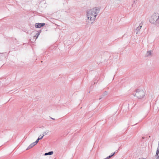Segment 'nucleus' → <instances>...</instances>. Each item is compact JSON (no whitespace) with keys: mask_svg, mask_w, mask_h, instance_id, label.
Segmentation results:
<instances>
[{"mask_svg":"<svg viewBox=\"0 0 159 159\" xmlns=\"http://www.w3.org/2000/svg\"><path fill=\"white\" fill-rule=\"evenodd\" d=\"M159 153V147L158 146V147L157 148L156 152V156H157Z\"/></svg>","mask_w":159,"mask_h":159,"instance_id":"9d476101","label":"nucleus"},{"mask_svg":"<svg viewBox=\"0 0 159 159\" xmlns=\"http://www.w3.org/2000/svg\"><path fill=\"white\" fill-rule=\"evenodd\" d=\"M145 94V91L142 89H136L134 96L139 99H142L144 97Z\"/></svg>","mask_w":159,"mask_h":159,"instance_id":"7ed1b4c3","label":"nucleus"},{"mask_svg":"<svg viewBox=\"0 0 159 159\" xmlns=\"http://www.w3.org/2000/svg\"><path fill=\"white\" fill-rule=\"evenodd\" d=\"M49 130H47L46 131H45L43 133V135L44 136L45 135H47L48 134V133H49Z\"/></svg>","mask_w":159,"mask_h":159,"instance_id":"1a4fd4ad","label":"nucleus"},{"mask_svg":"<svg viewBox=\"0 0 159 159\" xmlns=\"http://www.w3.org/2000/svg\"><path fill=\"white\" fill-rule=\"evenodd\" d=\"M39 33H37L36 34V37L35 39H36L39 36Z\"/></svg>","mask_w":159,"mask_h":159,"instance_id":"f8f14e48","label":"nucleus"},{"mask_svg":"<svg viewBox=\"0 0 159 159\" xmlns=\"http://www.w3.org/2000/svg\"><path fill=\"white\" fill-rule=\"evenodd\" d=\"M158 147H159V142H158Z\"/></svg>","mask_w":159,"mask_h":159,"instance_id":"a211bd4d","label":"nucleus"},{"mask_svg":"<svg viewBox=\"0 0 159 159\" xmlns=\"http://www.w3.org/2000/svg\"><path fill=\"white\" fill-rule=\"evenodd\" d=\"M159 14L158 13H155L152 15L149 18L150 22L156 25L159 24Z\"/></svg>","mask_w":159,"mask_h":159,"instance_id":"f03ea898","label":"nucleus"},{"mask_svg":"<svg viewBox=\"0 0 159 159\" xmlns=\"http://www.w3.org/2000/svg\"><path fill=\"white\" fill-rule=\"evenodd\" d=\"M0 53V54H1V53Z\"/></svg>","mask_w":159,"mask_h":159,"instance_id":"6ab92c4d","label":"nucleus"},{"mask_svg":"<svg viewBox=\"0 0 159 159\" xmlns=\"http://www.w3.org/2000/svg\"><path fill=\"white\" fill-rule=\"evenodd\" d=\"M35 142H34L31 143L28 147V148L27 149H30V148H32L35 145H36V143H35Z\"/></svg>","mask_w":159,"mask_h":159,"instance_id":"39448f33","label":"nucleus"},{"mask_svg":"<svg viewBox=\"0 0 159 159\" xmlns=\"http://www.w3.org/2000/svg\"><path fill=\"white\" fill-rule=\"evenodd\" d=\"M139 159H145L144 158H139Z\"/></svg>","mask_w":159,"mask_h":159,"instance_id":"f3484780","label":"nucleus"},{"mask_svg":"<svg viewBox=\"0 0 159 159\" xmlns=\"http://www.w3.org/2000/svg\"><path fill=\"white\" fill-rule=\"evenodd\" d=\"M45 25V23H36L35 24V27L36 28H40L43 26Z\"/></svg>","mask_w":159,"mask_h":159,"instance_id":"20e7f679","label":"nucleus"},{"mask_svg":"<svg viewBox=\"0 0 159 159\" xmlns=\"http://www.w3.org/2000/svg\"><path fill=\"white\" fill-rule=\"evenodd\" d=\"M104 94L105 95H106L107 94V92L106 91H105V92H104Z\"/></svg>","mask_w":159,"mask_h":159,"instance_id":"2eb2a0df","label":"nucleus"},{"mask_svg":"<svg viewBox=\"0 0 159 159\" xmlns=\"http://www.w3.org/2000/svg\"><path fill=\"white\" fill-rule=\"evenodd\" d=\"M100 9L97 7H95L88 11L87 12L86 16L87 19L86 21H91L93 23L95 20L97 16L99 13Z\"/></svg>","mask_w":159,"mask_h":159,"instance_id":"f257e3e1","label":"nucleus"},{"mask_svg":"<svg viewBox=\"0 0 159 159\" xmlns=\"http://www.w3.org/2000/svg\"><path fill=\"white\" fill-rule=\"evenodd\" d=\"M142 26V25L140 24L139 25L137 29L136 30L137 31V32H136V34H137L138 31L139 30L141 29Z\"/></svg>","mask_w":159,"mask_h":159,"instance_id":"423d86ee","label":"nucleus"},{"mask_svg":"<svg viewBox=\"0 0 159 159\" xmlns=\"http://www.w3.org/2000/svg\"><path fill=\"white\" fill-rule=\"evenodd\" d=\"M53 153V151L49 152H48L44 154V155L45 156H47L48 155H52Z\"/></svg>","mask_w":159,"mask_h":159,"instance_id":"0eeeda50","label":"nucleus"},{"mask_svg":"<svg viewBox=\"0 0 159 159\" xmlns=\"http://www.w3.org/2000/svg\"><path fill=\"white\" fill-rule=\"evenodd\" d=\"M152 52L151 51H147L146 53V56L148 57L150 56L151 55Z\"/></svg>","mask_w":159,"mask_h":159,"instance_id":"6e6552de","label":"nucleus"},{"mask_svg":"<svg viewBox=\"0 0 159 159\" xmlns=\"http://www.w3.org/2000/svg\"><path fill=\"white\" fill-rule=\"evenodd\" d=\"M44 136L43 135L42 136H41V135H40L39 136L40 137V138H41V139H42L43 137Z\"/></svg>","mask_w":159,"mask_h":159,"instance_id":"ddd939ff","label":"nucleus"},{"mask_svg":"<svg viewBox=\"0 0 159 159\" xmlns=\"http://www.w3.org/2000/svg\"><path fill=\"white\" fill-rule=\"evenodd\" d=\"M41 138H40V137H39L37 139V140L34 142L35 143H36V144H37L38 143V142L39 140Z\"/></svg>","mask_w":159,"mask_h":159,"instance_id":"9b49d317","label":"nucleus"},{"mask_svg":"<svg viewBox=\"0 0 159 159\" xmlns=\"http://www.w3.org/2000/svg\"><path fill=\"white\" fill-rule=\"evenodd\" d=\"M157 157L156 158V159H159V156L157 155Z\"/></svg>","mask_w":159,"mask_h":159,"instance_id":"4468645a","label":"nucleus"},{"mask_svg":"<svg viewBox=\"0 0 159 159\" xmlns=\"http://www.w3.org/2000/svg\"><path fill=\"white\" fill-rule=\"evenodd\" d=\"M36 35L34 36V39H36Z\"/></svg>","mask_w":159,"mask_h":159,"instance_id":"dca6fc26","label":"nucleus"}]
</instances>
